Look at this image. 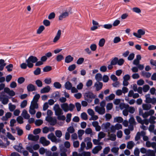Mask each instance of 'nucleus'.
I'll return each mask as SVG.
<instances>
[{
    "mask_svg": "<svg viewBox=\"0 0 156 156\" xmlns=\"http://www.w3.org/2000/svg\"><path fill=\"white\" fill-rule=\"evenodd\" d=\"M53 109L55 111V115L57 116V118L59 120H64L66 118L65 116L62 115L63 114L62 110L60 108L59 105L58 104H55L53 107Z\"/></svg>",
    "mask_w": 156,
    "mask_h": 156,
    "instance_id": "obj_1",
    "label": "nucleus"
},
{
    "mask_svg": "<svg viewBox=\"0 0 156 156\" xmlns=\"http://www.w3.org/2000/svg\"><path fill=\"white\" fill-rule=\"evenodd\" d=\"M38 61V59L34 56H30L26 60V62L27 63V66L29 68H32L34 66V63H35Z\"/></svg>",
    "mask_w": 156,
    "mask_h": 156,
    "instance_id": "obj_2",
    "label": "nucleus"
},
{
    "mask_svg": "<svg viewBox=\"0 0 156 156\" xmlns=\"http://www.w3.org/2000/svg\"><path fill=\"white\" fill-rule=\"evenodd\" d=\"M61 108L63 111L67 112L69 111H72L75 108V105L72 104H70L69 105L67 103H64L61 105Z\"/></svg>",
    "mask_w": 156,
    "mask_h": 156,
    "instance_id": "obj_3",
    "label": "nucleus"
},
{
    "mask_svg": "<svg viewBox=\"0 0 156 156\" xmlns=\"http://www.w3.org/2000/svg\"><path fill=\"white\" fill-rule=\"evenodd\" d=\"M95 95L93 93L90 92L86 93L85 94V100L89 103H90L92 101V99L95 98Z\"/></svg>",
    "mask_w": 156,
    "mask_h": 156,
    "instance_id": "obj_4",
    "label": "nucleus"
},
{
    "mask_svg": "<svg viewBox=\"0 0 156 156\" xmlns=\"http://www.w3.org/2000/svg\"><path fill=\"white\" fill-rule=\"evenodd\" d=\"M48 138L52 142L55 143H57L61 141L60 139L57 138L56 136L54 135L53 133H51L48 135Z\"/></svg>",
    "mask_w": 156,
    "mask_h": 156,
    "instance_id": "obj_5",
    "label": "nucleus"
},
{
    "mask_svg": "<svg viewBox=\"0 0 156 156\" xmlns=\"http://www.w3.org/2000/svg\"><path fill=\"white\" fill-rule=\"evenodd\" d=\"M150 95L148 94L145 96L146 98L145 102L147 103H151L154 104L156 103V98H151L150 97Z\"/></svg>",
    "mask_w": 156,
    "mask_h": 156,
    "instance_id": "obj_6",
    "label": "nucleus"
},
{
    "mask_svg": "<svg viewBox=\"0 0 156 156\" xmlns=\"http://www.w3.org/2000/svg\"><path fill=\"white\" fill-rule=\"evenodd\" d=\"M111 126L110 123L109 122H107L105 123H103L102 126L101 127L102 129L106 132H108L110 131V127Z\"/></svg>",
    "mask_w": 156,
    "mask_h": 156,
    "instance_id": "obj_7",
    "label": "nucleus"
},
{
    "mask_svg": "<svg viewBox=\"0 0 156 156\" xmlns=\"http://www.w3.org/2000/svg\"><path fill=\"white\" fill-rule=\"evenodd\" d=\"M95 111L100 115H103L105 113V108H102L99 106H96L95 107Z\"/></svg>",
    "mask_w": 156,
    "mask_h": 156,
    "instance_id": "obj_8",
    "label": "nucleus"
},
{
    "mask_svg": "<svg viewBox=\"0 0 156 156\" xmlns=\"http://www.w3.org/2000/svg\"><path fill=\"white\" fill-rule=\"evenodd\" d=\"M46 120L49 122L51 125L54 126L56 123V120L51 116H47L46 117Z\"/></svg>",
    "mask_w": 156,
    "mask_h": 156,
    "instance_id": "obj_9",
    "label": "nucleus"
},
{
    "mask_svg": "<svg viewBox=\"0 0 156 156\" xmlns=\"http://www.w3.org/2000/svg\"><path fill=\"white\" fill-rule=\"evenodd\" d=\"M154 110H150L149 111L145 112L142 116L144 119H146L149 116L152 115L154 114Z\"/></svg>",
    "mask_w": 156,
    "mask_h": 156,
    "instance_id": "obj_10",
    "label": "nucleus"
},
{
    "mask_svg": "<svg viewBox=\"0 0 156 156\" xmlns=\"http://www.w3.org/2000/svg\"><path fill=\"white\" fill-rule=\"evenodd\" d=\"M40 142L44 146H46L50 144V142L46 139L44 137H41L40 140Z\"/></svg>",
    "mask_w": 156,
    "mask_h": 156,
    "instance_id": "obj_11",
    "label": "nucleus"
},
{
    "mask_svg": "<svg viewBox=\"0 0 156 156\" xmlns=\"http://www.w3.org/2000/svg\"><path fill=\"white\" fill-rule=\"evenodd\" d=\"M36 107V105H35L31 103V104L30 107L29 112L31 115H34L36 111L35 109H37L38 108V105H37V108Z\"/></svg>",
    "mask_w": 156,
    "mask_h": 156,
    "instance_id": "obj_12",
    "label": "nucleus"
},
{
    "mask_svg": "<svg viewBox=\"0 0 156 156\" xmlns=\"http://www.w3.org/2000/svg\"><path fill=\"white\" fill-rule=\"evenodd\" d=\"M61 34V30H59L53 40V42L54 43H56L60 39Z\"/></svg>",
    "mask_w": 156,
    "mask_h": 156,
    "instance_id": "obj_13",
    "label": "nucleus"
},
{
    "mask_svg": "<svg viewBox=\"0 0 156 156\" xmlns=\"http://www.w3.org/2000/svg\"><path fill=\"white\" fill-rule=\"evenodd\" d=\"M128 96L129 97H132L134 98H136L139 97V95L138 93H134L133 90H130L129 92Z\"/></svg>",
    "mask_w": 156,
    "mask_h": 156,
    "instance_id": "obj_14",
    "label": "nucleus"
},
{
    "mask_svg": "<svg viewBox=\"0 0 156 156\" xmlns=\"http://www.w3.org/2000/svg\"><path fill=\"white\" fill-rule=\"evenodd\" d=\"M40 98V95L39 94H36L34 97L33 101H31V103L34 104L36 105V107H37L38 104L37 102L38 100Z\"/></svg>",
    "mask_w": 156,
    "mask_h": 156,
    "instance_id": "obj_15",
    "label": "nucleus"
},
{
    "mask_svg": "<svg viewBox=\"0 0 156 156\" xmlns=\"http://www.w3.org/2000/svg\"><path fill=\"white\" fill-rule=\"evenodd\" d=\"M9 100L8 98L5 97L4 95L0 96V101L3 105H6L9 102Z\"/></svg>",
    "mask_w": 156,
    "mask_h": 156,
    "instance_id": "obj_16",
    "label": "nucleus"
},
{
    "mask_svg": "<svg viewBox=\"0 0 156 156\" xmlns=\"http://www.w3.org/2000/svg\"><path fill=\"white\" fill-rule=\"evenodd\" d=\"M4 92L11 96H13L15 95V92L12 90H10L8 87H5L4 89Z\"/></svg>",
    "mask_w": 156,
    "mask_h": 156,
    "instance_id": "obj_17",
    "label": "nucleus"
},
{
    "mask_svg": "<svg viewBox=\"0 0 156 156\" xmlns=\"http://www.w3.org/2000/svg\"><path fill=\"white\" fill-rule=\"evenodd\" d=\"M90 138L89 137H86L85 139V141H88L87 143V147H86V149L87 150L90 149L92 147V143L90 141Z\"/></svg>",
    "mask_w": 156,
    "mask_h": 156,
    "instance_id": "obj_18",
    "label": "nucleus"
},
{
    "mask_svg": "<svg viewBox=\"0 0 156 156\" xmlns=\"http://www.w3.org/2000/svg\"><path fill=\"white\" fill-rule=\"evenodd\" d=\"M94 86L96 87V91H98L102 88L103 83L99 81H97L95 83Z\"/></svg>",
    "mask_w": 156,
    "mask_h": 156,
    "instance_id": "obj_19",
    "label": "nucleus"
},
{
    "mask_svg": "<svg viewBox=\"0 0 156 156\" xmlns=\"http://www.w3.org/2000/svg\"><path fill=\"white\" fill-rule=\"evenodd\" d=\"M17 151L21 153L23 151V148L21 143H20L18 145H15L13 147Z\"/></svg>",
    "mask_w": 156,
    "mask_h": 156,
    "instance_id": "obj_20",
    "label": "nucleus"
},
{
    "mask_svg": "<svg viewBox=\"0 0 156 156\" xmlns=\"http://www.w3.org/2000/svg\"><path fill=\"white\" fill-rule=\"evenodd\" d=\"M39 137L38 135L34 136L32 134H29L28 136V139L29 140L36 141L39 139Z\"/></svg>",
    "mask_w": 156,
    "mask_h": 156,
    "instance_id": "obj_21",
    "label": "nucleus"
},
{
    "mask_svg": "<svg viewBox=\"0 0 156 156\" xmlns=\"http://www.w3.org/2000/svg\"><path fill=\"white\" fill-rule=\"evenodd\" d=\"M51 90V88L49 86L44 87L40 91V92L41 94H44L45 93H48Z\"/></svg>",
    "mask_w": 156,
    "mask_h": 156,
    "instance_id": "obj_22",
    "label": "nucleus"
},
{
    "mask_svg": "<svg viewBox=\"0 0 156 156\" xmlns=\"http://www.w3.org/2000/svg\"><path fill=\"white\" fill-rule=\"evenodd\" d=\"M26 149L28 150L30 152L32 153V156H38V154L37 153L34 152L32 146L27 147H26Z\"/></svg>",
    "mask_w": 156,
    "mask_h": 156,
    "instance_id": "obj_23",
    "label": "nucleus"
},
{
    "mask_svg": "<svg viewBox=\"0 0 156 156\" xmlns=\"http://www.w3.org/2000/svg\"><path fill=\"white\" fill-rule=\"evenodd\" d=\"M98 124V122L97 121H94L92 122V125L95 128L96 131H99L101 129V127Z\"/></svg>",
    "mask_w": 156,
    "mask_h": 156,
    "instance_id": "obj_24",
    "label": "nucleus"
},
{
    "mask_svg": "<svg viewBox=\"0 0 156 156\" xmlns=\"http://www.w3.org/2000/svg\"><path fill=\"white\" fill-rule=\"evenodd\" d=\"M21 115L26 119H29L30 117V115L28 114L27 111L25 109L23 110Z\"/></svg>",
    "mask_w": 156,
    "mask_h": 156,
    "instance_id": "obj_25",
    "label": "nucleus"
},
{
    "mask_svg": "<svg viewBox=\"0 0 156 156\" xmlns=\"http://www.w3.org/2000/svg\"><path fill=\"white\" fill-rule=\"evenodd\" d=\"M69 13L68 12H66L62 13L59 16V20H62L69 16Z\"/></svg>",
    "mask_w": 156,
    "mask_h": 156,
    "instance_id": "obj_26",
    "label": "nucleus"
},
{
    "mask_svg": "<svg viewBox=\"0 0 156 156\" xmlns=\"http://www.w3.org/2000/svg\"><path fill=\"white\" fill-rule=\"evenodd\" d=\"M102 149V147L101 146H97L95 147L92 150V152L94 154L97 153L98 152Z\"/></svg>",
    "mask_w": 156,
    "mask_h": 156,
    "instance_id": "obj_27",
    "label": "nucleus"
},
{
    "mask_svg": "<svg viewBox=\"0 0 156 156\" xmlns=\"http://www.w3.org/2000/svg\"><path fill=\"white\" fill-rule=\"evenodd\" d=\"M27 89L28 91H33L36 90L35 86L33 84H30L27 87Z\"/></svg>",
    "mask_w": 156,
    "mask_h": 156,
    "instance_id": "obj_28",
    "label": "nucleus"
},
{
    "mask_svg": "<svg viewBox=\"0 0 156 156\" xmlns=\"http://www.w3.org/2000/svg\"><path fill=\"white\" fill-rule=\"evenodd\" d=\"M142 76L144 77L149 78L151 76V73L147 72H146L144 71H142L141 73Z\"/></svg>",
    "mask_w": 156,
    "mask_h": 156,
    "instance_id": "obj_29",
    "label": "nucleus"
},
{
    "mask_svg": "<svg viewBox=\"0 0 156 156\" xmlns=\"http://www.w3.org/2000/svg\"><path fill=\"white\" fill-rule=\"evenodd\" d=\"M146 146L147 147H152L154 148L156 146V143L152 142L151 143L149 141H147L146 143Z\"/></svg>",
    "mask_w": 156,
    "mask_h": 156,
    "instance_id": "obj_30",
    "label": "nucleus"
},
{
    "mask_svg": "<svg viewBox=\"0 0 156 156\" xmlns=\"http://www.w3.org/2000/svg\"><path fill=\"white\" fill-rule=\"evenodd\" d=\"M143 110H148L150 109L151 108V104H144L142 105Z\"/></svg>",
    "mask_w": 156,
    "mask_h": 156,
    "instance_id": "obj_31",
    "label": "nucleus"
},
{
    "mask_svg": "<svg viewBox=\"0 0 156 156\" xmlns=\"http://www.w3.org/2000/svg\"><path fill=\"white\" fill-rule=\"evenodd\" d=\"M60 150L61 152L60 155L61 156H67V155L66 153L67 150L64 147H61L60 148Z\"/></svg>",
    "mask_w": 156,
    "mask_h": 156,
    "instance_id": "obj_32",
    "label": "nucleus"
},
{
    "mask_svg": "<svg viewBox=\"0 0 156 156\" xmlns=\"http://www.w3.org/2000/svg\"><path fill=\"white\" fill-rule=\"evenodd\" d=\"M73 58L70 55H68L66 56L65 59V62L69 63L73 61Z\"/></svg>",
    "mask_w": 156,
    "mask_h": 156,
    "instance_id": "obj_33",
    "label": "nucleus"
},
{
    "mask_svg": "<svg viewBox=\"0 0 156 156\" xmlns=\"http://www.w3.org/2000/svg\"><path fill=\"white\" fill-rule=\"evenodd\" d=\"M119 148L118 147H113L111 149V151L112 152L114 153V154L115 155H118L119 154L118 151Z\"/></svg>",
    "mask_w": 156,
    "mask_h": 156,
    "instance_id": "obj_34",
    "label": "nucleus"
},
{
    "mask_svg": "<svg viewBox=\"0 0 156 156\" xmlns=\"http://www.w3.org/2000/svg\"><path fill=\"white\" fill-rule=\"evenodd\" d=\"M65 88L67 90H70L72 87V85L70 82L67 81L65 83Z\"/></svg>",
    "mask_w": 156,
    "mask_h": 156,
    "instance_id": "obj_35",
    "label": "nucleus"
},
{
    "mask_svg": "<svg viewBox=\"0 0 156 156\" xmlns=\"http://www.w3.org/2000/svg\"><path fill=\"white\" fill-rule=\"evenodd\" d=\"M146 155L147 156H155V153L154 151L148 150L147 151Z\"/></svg>",
    "mask_w": 156,
    "mask_h": 156,
    "instance_id": "obj_36",
    "label": "nucleus"
},
{
    "mask_svg": "<svg viewBox=\"0 0 156 156\" xmlns=\"http://www.w3.org/2000/svg\"><path fill=\"white\" fill-rule=\"evenodd\" d=\"M123 119L120 116L116 117L114 118V122L118 123H122L123 122Z\"/></svg>",
    "mask_w": 156,
    "mask_h": 156,
    "instance_id": "obj_37",
    "label": "nucleus"
},
{
    "mask_svg": "<svg viewBox=\"0 0 156 156\" xmlns=\"http://www.w3.org/2000/svg\"><path fill=\"white\" fill-rule=\"evenodd\" d=\"M134 145L135 144L133 141H129L128 142L126 147L127 148L131 149L133 148Z\"/></svg>",
    "mask_w": 156,
    "mask_h": 156,
    "instance_id": "obj_38",
    "label": "nucleus"
},
{
    "mask_svg": "<svg viewBox=\"0 0 156 156\" xmlns=\"http://www.w3.org/2000/svg\"><path fill=\"white\" fill-rule=\"evenodd\" d=\"M115 95L114 94H112L109 96L106 97L105 100L107 101L112 100L115 98Z\"/></svg>",
    "mask_w": 156,
    "mask_h": 156,
    "instance_id": "obj_39",
    "label": "nucleus"
},
{
    "mask_svg": "<svg viewBox=\"0 0 156 156\" xmlns=\"http://www.w3.org/2000/svg\"><path fill=\"white\" fill-rule=\"evenodd\" d=\"M8 106L9 109L11 112H13L16 108V106L11 103H9Z\"/></svg>",
    "mask_w": 156,
    "mask_h": 156,
    "instance_id": "obj_40",
    "label": "nucleus"
},
{
    "mask_svg": "<svg viewBox=\"0 0 156 156\" xmlns=\"http://www.w3.org/2000/svg\"><path fill=\"white\" fill-rule=\"evenodd\" d=\"M95 79L97 81H101L102 80V76L100 73H97L95 76Z\"/></svg>",
    "mask_w": 156,
    "mask_h": 156,
    "instance_id": "obj_41",
    "label": "nucleus"
},
{
    "mask_svg": "<svg viewBox=\"0 0 156 156\" xmlns=\"http://www.w3.org/2000/svg\"><path fill=\"white\" fill-rule=\"evenodd\" d=\"M47 156H58V154L56 152L52 153L50 151H47L46 153Z\"/></svg>",
    "mask_w": 156,
    "mask_h": 156,
    "instance_id": "obj_42",
    "label": "nucleus"
},
{
    "mask_svg": "<svg viewBox=\"0 0 156 156\" xmlns=\"http://www.w3.org/2000/svg\"><path fill=\"white\" fill-rule=\"evenodd\" d=\"M156 119V118L155 116L151 115L148 119L150 123L154 124L155 123L154 120Z\"/></svg>",
    "mask_w": 156,
    "mask_h": 156,
    "instance_id": "obj_43",
    "label": "nucleus"
},
{
    "mask_svg": "<svg viewBox=\"0 0 156 156\" xmlns=\"http://www.w3.org/2000/svg\"><path fill=\"white\" fill-rule=\"evenodd\" d=\"M108 133L109 139L112 141H114L116 138V135L114 134H110V132H109V133H108Z\"/></svg>",
    "mask_w": 156,
    "mask_h": 156,
    "instance_id": "obj_44",
    "label": "nucleus"
},
{
    "mask_svg": "<svg viewBox=\"0 0 156 156\" xmlns=\"http://www.w3.org/2000/svg\"><path fill=\"white\" fill-rule=\"evenodd\" d=\"M55 134L56 136L58 138H60L62 136V133L60 130H56L55 131Z\"/></svg>",
    "mask_w": 156,
    "mask_h": 156,
    "instance_id": "obj_45",
    "label": "nucleus"
},
{
    "mask_svg": "<svg viewBox=\"0 0 156 156\" xmlns=\"http://www.w3.org/2000/svg\"><path fill=\"white\" fill-rule=\"evenodd\" d=\"M16 129L17 131V133L18 135L21 136L23 134V131L22 129L19 127H16Z\"/></svg>",
    "mask_w": 156,
    "mask_h": 156,
    "instance_id": "obj_46",
    "label": "nucleus"
},
{
    "mask_svg": "<svg viewBox=\"0 0 156 156\" xmlns=\"http://www.w3.org/2000/svg\"><path fill=\"white\" fill-rule=\"evenodd\" d=\"M53 85L54 87L57 89H60L62 87L61 84L58 82H55L54 84Z\"/></svg>",
    "mask_w": 156,
    "mask_h": 156,
    "instance_id": "obj_47",
    "label": "nucleus"
},
{
    "mask_svg": "<svg viewBox=\"0 0 156 156\" xmlns=\"http://www.w3.org/2000/svg\"><path fill=\"white\" fill-rule=\"evenodd\" d=\"M105 40L104 38L100 39L99 42V45L100 47H103L105 44Z\"/></svg>",
    "mask_w": 156,
    "mask_h": 156,
    "instance_id": "obj_48",
    "label": "nucleus"
},
{
    "mask_svg": "<svg viewBox=\"0 0 156 156\" xmlns=\"http://www.w3.org/2000/svg\"><path fill=\"white\" fill-rule=\"evenodd\" d=\"M105 136V134L103 132H100L98 135V138L101 140V139L104 138Z\"/></svg>",
    "mask_w": 156,
    "mask_h": 156,
    "instance_id": "obj_49",
    "label": "nucleus"
},
{
    "mask_svg": "<svg viewBox=\"0 0 156 156\" xmlns=\"http://www.w3.org/2000/svg\"><path fill=\"white\" fill-rule=\"evenodd\" d=\"M13 67V66L12 64H10L6 66V68L7 69L8 71L9 72L12 71Z\"/></svg>",
    "mask_w": 156,
    "mask_h": 156,
    "instance_id": "obj_50",
    "label": "nucleus"
},
{
    "mask_svg": "<svg viewBox=\"0 0 156 156\" xmlns=\"http://www.w3.org/2000/svg\"><path fill=\"white\" fill-rule=\"evenodd\" d=\"M129 124H133L135 125L136 122L134 119L133 116H131L130 117V119L129 120Z\"/></svg>",
    "mask_w": 156,
    "mask_h": 156,
    "instance_id": "obj_51",
    "label": "nucleus"
},
{
    "mask_svg": "<svg viewBox=\"0 0 156 156\" xmlns=\"http://www.w3.org/2000/svg\"><path fill=\"white\" fill-rule=\"evenodd\" d=\"M7 136L9 139L11 140H15V138L9 132L7 133Z\"/></svg>",
    "mask_w": 156,
    "mask_h": 156,
    "instance_id": "obj_52",
    "label": "nucleus"
},
{
    "mask_svg": "<svg viewBox=\"0 0 156 156\" xmlns=\"http://www.w3.org/2000/svg\"><path fill=\"white\" fill-rule=\"evenodd\" d=\"M44 27L43 26H40L37 30V33L38 34H40L42 31L44 30Z\"/></svg>",
    "mask_w": 156,
    "mask_h": 156,
    "instance_id": "obj_53",
    "label": "nucleus"
},
{
    "mask_svg": "<svg viewBox=\"0 0 156 156\" xmlns=\"http://www.w3.org/2000/svg\"><path fill=\"white\" fill-rule=\"evenodd\" d=\"M118 62V58L117 57H115L113 58L111 62V63L113 65H115L117 64Z\"/></svg>",
    "mask_w": 156,
    "mask_h": 156,
    "instance_id": "obj_54",
    "label": "nucleus"
},
{
    "mask_svg": "<svg viewBox=\"0 0 156 156\" xmlns=\"http://www.w3.org/2000/svg\"><path fill=\"white\" fill-rule=\"evenodd\" d=\"M35 83L37 86L39 87H41L42 86V83L40 80H37L35 81Z\"/></svg>",
    "mask_w": 156,
    "mask_h": 156,
    "instance_id": "obj_55",
    "label": "nucleus"
},
{
    "mask_svg": "<svg viewBox=\"0 0 156 156\" xmlns=\"http://www.w3.org/2000/svg\"><path fill=\"white\" fill-rule=\"evenodd\" d=\"M27 104V101L26 100H23L21 102L20 107L22 108H23L26 106Z\"/></svg>",
    "mask_w": 156,
    "mask_h": 156,
    "instance_id": "obj_56",
    "label": "nucleus"
},
{
    "mask_svg": "<svg viewBox=\"0 0 156 156\" xmlns=\"http://www.w3.org/2000/svg\"><path fill=\"white\" fill-rule=\"evenodd\" d=\"M68 133H73L75 131V129L73 127L70 126L67 129Z\"/></svg>",
    "mask_w": 156,
    "mask_h": 156,
    "instance_id": "obj_57",
    "label": "nucleus"
},
{
    "mask_svg": "<svg viewBox=\"0 0 156 156\" xmlns=\"http://www.w3.org/2000/svg\"><path fill=\"white\" fill-rule=\"evenodd\" d=\"M25 78L23 77L19 78L17 80V82L19 84H21L23 83L25 81Z\"/></svg>",
    "mask_w": 156,
    "mask_h": 156,
    "instance_id": "obj_58",
    "label": "nucleus"
},
{
    "mask_svg": "<svg viewBox=\"0 0 156 156\" xmlns=\"http://www.w3.org/2000/svg\"><path fill=\"white\" fill-rule=\"evenodd\" d=\"M51 67L50 66H47L43 69V71L44 72H48L51 70Z\"/></svg>",
    "mask_w": 156,
    "mask_h": 156,
    "instance_id": "obj_59",
    "label": "nucleus"
},
{
    "mask_svg": "<svg viewBox=\"0 0 156 156\" xmlns=\"http://www.w3.org/2000/svg\"><path fill=\"white\" fill-rule=\"evenodd\" d=\"M150 87L148 85H145L143 87V91L144 92H147L150 89Z\"/></svg>",
    "mask_w": 156,
    "mask_h": 156,
    "instance_id": "obj_60",
    "label": "nucleus"
},
{
    "mask_svg": "<svg viewBox=\"0 0 156 156\" xmlns=\"http://www.w3.org/2000/svg\"><path fill=\"white\" fill-rule=\"evenodd\" d=\"M43 121L41 119L37 120L35 122V124L37 126H40L43 123Z\"/></svg>",
    "mask_w": 156,
    "mask_h": 156,
    "instance_id": "obj_61",
    "label": "nucleus"
},
{
    "mask_svg": "<svg viewBox=\"0 0 156 156\" xmlns=\"http://www.w3.org/2000/svg\"><path fill=\"white\" fill-rule=\"evenodd\" d=\"M140 151L137 147L134 150V154L136 156H139Z\"/></svg>",
    "mask_w": 156,
    "mask_h": 156,
    "instance_id": "obj_62",
    "label": "nucleus"
},
{
    "mask_svg": "<svg viewBox=\"0 0 156 156\" xmlns=\"http://www.w3.org/2000/svg\"><path fill=\"white\" fill-rule=\"evenodd\" d=\"M135 57V54L133 53L130 54L128 57V59L129 61L133 60Z\"/></svg>",
    "mask_w": 156,
    "mask_h": 156,
    "instance_id": "obj_63",
    "label": "nucleus"
},
{
    "mask_svg": "<svg viewBox=\"0 0 156 156\" xmlns=\"http://www.w3.org/2000/svg\"><path fill=\"white\" fill-rule=\"evenodd\" d=\"M63 59V56L61 55H58L56 56V59L58 62H60Z\"/></svg>",
    "mask_w": 156,
    "mask_h": 156,
    "instance_id": "obj_64",
    "label": "nucleus"
}]
</instances>
